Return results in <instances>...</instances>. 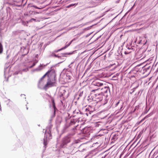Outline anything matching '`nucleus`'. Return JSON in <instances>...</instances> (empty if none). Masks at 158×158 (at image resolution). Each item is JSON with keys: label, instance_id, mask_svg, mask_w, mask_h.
I'll use <instances>...</instances> for the list:
<instances>
[{"label": "nucleus", "instance_id": "obj_1", "mask_svg": "<svg viewBox=\"0 0 158 158\" xmlns=\"http://www.w3.org/2000/svg\"><path fill=\"white\" fill-rule=\"evenodd\" d=\"M99 89H93L91 91V94L93 95L94 100L98 102L101 101L103 99V95L99 91Z\"/></svg>", "mask_w": 158, "mask_h": 158}, {"label": "nucleus", "instance_id": "obj_2", "mask_svg": "<svg viewBox=\"0 0 158 158\" xmlns=\"http://www.w3.org/2000/svg\"><path fill=\"white\" fill-rule=\"evenodd\" d=\"M70 137L71 136L69 135L63 138L61 141L62 143L60 145L61 147H63L65 145H66L70 142Z\"/></svg>", "mask_w": 158, "mask_h": 158}, {"label": "nucleus", "instance_id": "obj_3", "mask_svg": "<svg viewBox=\"0 0 158 158\" xmlns=\"http://www.w3.org/2000/svg\"><path fill=\"white\" fill-rule=\"evenodd\" d=\"M56 81L55 79H52V80H48L47 84L45 85V87L48 86L51 87L55 83Z\"/></svg>", "mask_w": 158, "mask_h": 158}, {"label": "nucleus", "instance_id": "obj_4", "mask_svg": "<svg viewBox=\"0 0 158 158\" xmlns=\"http://www.w3.org/2000/svg\"><path fill=\"white\" fill-rule=\"evenodd\" d=\"M109 88V87L108 86H104V88H102L100 89H99V91L101 90L102 91L100 92V93L104 95L105 93H107Z\"/></svg>", "mask_w": 158, "mask_h": 158}, {"label": "nucleus", "instance_id": "obj_5", "mask_svg": "<svg viewBox=\"0 0 158 158\" xmlns=\"http://www.w3.org/2000/svg\"><path fill=\"white\" fill-rule=\"evenodd\" d=\"M92 85L95 86H101L103 85V84L102 81H96L93 82Z\"/></svg>", "mask_w": 158, "mask_h": 158}, {"label": "nucleus", "instance_id": "obj_6", "mask_svg": "<svg viewBox=\"0 0 158 158\" xmlns=\"http://www.w3.org/2000/svg\"><path fill=\"white\" fill-rule=\"evenodd\" d=\"M52 103L53 108L54 110V114H55V112H56V106H55L54 100L53 98L52 99Z\"/></svg>", "mask_w": 158, "mask_h": 158}, {"label": "nucleus", "instance_id": "obj_7", "mask_svg": "<svg viewBox=\"0 0 158 158\" xmlns=\"http://www.w3.org/2000/svg\"><path fill=\"white\" fill-rule=\"evenodd\" d=\"M51 70H49L41 78L40 80H42L46 76H47L48 77H49V73L51 72Z\"/></svg>", "mask_w": 158, "mask_h": 158}, {"label": "nucleus", "instance_id": "obj_8", "mask_svg": "<svg viewBox=\"0 0 158 158\" xmlns=\"http://www.w3.org/2000/svg\"><path fill=\"white\" fill-rule=\"evenodd\" d=\"M72 41H73V40H72V41H71L70 42V43H69V44H68V45H66V46L64 47V48H61V49H59V50H57V51H55V52H59V51H61V50H63V49H65V48H67V47H68L69 45L70 44L72 43Z\"/></svg>", "mask_w": 158, "mask_h": 158}, {"label": "nucleus", "instance_id": "obj_9", "mask_svg": "<svg viewBox=\"0 0 158 158\" xmlns=\"http://www.w3.org/2000/svg\"><path fill=\"white\" fill-rule=\"evenodd\" d=\"M76 122V120L74 119H71L70 123V125L74 124Z\"/></svg>", "mask_w": 158, "mask_h": 158}, {"label": "nucleus", "instance_id": "obj_10", "mask_svg": "<svg viewBox=\"0 0 158 158\" xmlns=\"http://www.w3.org/2000/svg\"><path fill=\"white\" fill-rule=\"evenodd\" d=\"M3 51V46L2 44L0 43V54H1Z\"/></svg>", "mask_w": 158, "mask_h": 158}, {"label": "nucleus", "instance_id": "obj_11", "mask_svg": "<svg viewBox=\"0 0 158 158\" xmlns=\"http://www.w3.org/2000/svg\"><path fill=\"white\" fill-rule=\"evenodd\" d=\"M45 135L47 136L48 135L49 137H51V132H46L45 133Z\"/></svg>", "mask_w": 158, "mask_h": 158}, {"label": "nucleus", "instance_id": "obj_12", "mask_svg": "<svg viewBox=\"0 0 158 158\" xmlns=\"http://www.w3.org/2000/svg\"><path fill=\"white\" fill-rule=\"evenodd\" d=\"M44 144L45 147L47 144V139H44Z\"/></svg>", "mask_w": 158, "mask_h": 158}, {"label": "nucleus", "instance_id": "obj_13", "mask_svg": "<svg viewBox=\"0 0 158 158\" xmlns=\"http://www.w3.org/2000/svg\"><path fill=\"white\" fill-rule=\"evenodd\" d=\"M139 52L137 53L136 54V56L137 57H138V58H141L142 57V56H141L140 57H139Z\"/></svg>", "mask_w": 158, "mask_h": 158}, {"label": "nucleus", "instance_id": "obj_14", "mask_svg": "<svg viewBox=\"0 0 158 158\" xmlns=\"http://www.w3.org/2000/svg\"><path fill=\"white\" fill-rule=\"evenodd\" d=\"M35 63L34 62L33 63V65L32 66H31L29 68H32V67H33V66H34L35 65Z\"/></svg>", "mask_w": 158, "mask_h": 158}, {"label": "nucleus", "instance_id": "obj_15", "mask_svg": "<svg viewBox=\"0 0 158 158\" xmlns=\"http://www.w3.org/2000/svg\"><path fill=\"white\" fill-rule=\"evenodd\" d=\"M54 56L56 57H57L59 58H60V57L59 56H58V55H56V54H55L54 55Z\"/></svg>", "mask_w": 158, "mask_h": 158}, {"label": "nucleus", "instance_id": "obj_16", "mask_svg": "<svg viewBox=\"0 0 158 158\" xmlns=\"http://www.w3.org/2000/svg\"><path fill=\"white\" fill-rule=\"evenodd\" d=\"M32 7H34L35 8H36V9H37V8H38V7H37L36 6H32Z\"/></svg>", "mask_w": 158, "mask_h": 158}, {"label": "nucleus", "instance_id": "obj_17", "mask_svg": "<svg viewBox=\"0 0 158 158\" xmlns=\"http://www.w3.org/2000/svg\"><path fill=\"white\" fill-rule=\"evenodd\" d=\"M74 4H71V5H69V6H73L74 5Z\"/></svg>", "mask_w": 158, "mask_h": 158}, {"label": "nucleus", "instance_id": "obj_18", "mask_svg": "<svg viewBox=\"0 0 158 158\" xmlns=\"http://www.w3.org/2000/svg\"><path fill=\"white\" fill-rule=\"evenodd\" d=\"M119 102H118L116 104V106H117L118 105V104H119Z\"/></svg>", "mask_w": 158, "mask_h": 158}, {"label": "nucleus", "instance_id": "obj_19", "mask_svg": "<svg viewBox=\"0 0 158 158\" xmlns=\"http://www.w3.org/2000/svg\"><path fill=\"white\" fill-rule=\"evenodd\" d=\"M31 20H34V21H35L36 20L35 19H31Z\"/></svg>", "mask_w": 158, "mask_h": 158}, {"label": "nucleus", "instance_id": "obj_20", "mask_svg": "<svg viewBox=\"0 0 158 158\" xmlns=\"http://www.w3.org/2000/svg\"><path fill=\"white\" fill-rule=\"evenodd\" d=\"M75 134V132H74L72 135H71L72 136L74 134Z\"/></svg>", "mask_w": 158, "mask_h": 158}, {"label": "nucleus", "instance_id": "obj_21", "mask_svg": "<svg viewBox=\"0 0 158 158\" xmlns=\"http://www.w3.org/2000/svg\"><path fill=\"white\" fill-rule=\"evenodd\" d=\"M71 7V6H69H69H67V7L69 8V7Z\"/></svg>", "mask_w": 158, "mask_h": 158}, {"label": "nucleus", "instance_id": "obj_22", "mask_svg": "<svg viewBox=\"0 0 158 158\" xmlns=\"http://www.w3.org/2000/svg\"><path fill=\"white\" fill-rule=\"evenodd\" d=\"M37 9H41V8H39V7H38V8H37Z\"/></svg>", "mask_w": 158, "mask_h": 158}, {"label": "nucleus", "instance_id": "obj_23", "mask_svg": "<svg viewBox=\"0 0 158 158\" xmlns=\"http://www.w3.org/2000/svg\"><path fill=\"white\" fill-rule=\"evenodd\" d=\"M143 58H144V57H143L142 58H141V59H143Z\"/></svg>", "mask_w": 158, "mask_h": 158}, {"label": "nucleus", "instance_id": "obj_24", "mask_svg": "<svg viewBox=\"0 0 158 158\" xmlns=\"http://www.w3.org/2000/svg\"><path fill=\"white\" fill-rule=\"evenodd\" d=\"M36 14H38V13H38V12H36Z\"/></svg>", "mask_w": 158, "mask_h": 158}, {"label": "nucleus", "instance_id": "obj_25", "mask_svg": "<svg viewBox=\"0 0 158 158\" xmlns=\"http://www.w3.org/2000/svg\"><path fill=\"white\" fill-rule=\"evenodd\" d=\"M88 109H89V110H90V108H88Z\"/></svg>", "mask_w": 158, "mask_h": 158}]
</instances>
